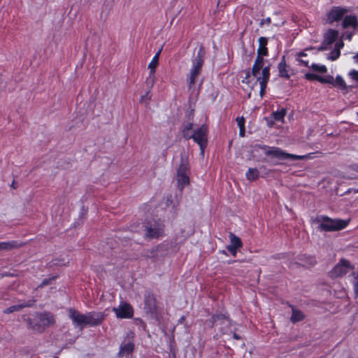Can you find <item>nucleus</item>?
<instances>
[{
  "label": "nucleus",
  "mask_w": 358,
  "mask_h": 358,
  "mask_svg": "<svg viewBox=\"0 0 358 358\" xmlns=\"http://www.w3.org/2000/svg\"><path fill=\"white\" fill-rule=\"evenodd\" d=\"M190 174L189 163L188 155L185 151L180 153V163L177 170V185L180 192L182 191L184 187L189 184Z\"/></svg>",
  "instance_id": "3"
},
{
  "label": "nucleus",
  "mask_w": 358,
  "mask_h": 358,
  "mask_svg": "<svg viewBox=\"0 0 358 358\" xmlns=\"http://www.w3.org/2000/svg\"><path fill=\"white\" fill-rule=\"evenodd\" d=\"M349 26H352V27L354 29H356L357 28V27H358V24H355V23H352V24H343V28H347Z\"/></svg>",
  "instance_id": "42"
},
{
  "label": "nucleus",
  "mask_w": 358,
  "mask_h": 358,
  "mask_svg": "<svg viewBox=\"0 0 358 358\" xmlns=\"http://www.w3.org/2000/svg\"><path fill=\"white\" fill-rule=\"evenodd\" d=\"M348 171H354L358 173V164H353L348 166Z\"/></svg>",
  "instance_id": "40"
},
{
  "label": "nucleus",
  "mask_w": 358,
  "mask_h": 358,
  "mask_svg": "<svg viewBox=\"0 0 358 358\" xmlns=\"http://www.w3.org/2000/svg\"><path fill=\"white\" fill-rule=\"evenodd\" d=\"M69 315L76 327H80V329H83L85 326V314H82L73 308H70L69 310Z\"/></svg>",
  "instance_id": "14"
},
{
  "label": "nucleus",
  "mask_w": 358,
  "mask_h": 358,
  "mask_svg": "<svg viewBox=\"0 0 358 358\" xmlns=\"http://www.w3.org/2000/svg\"><path fill=\"white\" fill-rule=\"evenodd\" d=\"M35 303H36L35 299H31L27 301H24L22 303L14 305L8 308H6L3 311V313L5 314H10V313H12L15 311H20L24 308L33 306Z\"/></svg>",
  "instance_id": "17"
},
{
  "label": "nucleus",
  "mask_w": 358,
  "mask_h": 358,
  "mask_svg": "<svg viewBox=\"0 0 358 358\" xmlns=\"http://www.w3.org/2000/svg\"><path fill=\"white\" fill-rule=\"evenodd\" d=\"M344 17L343 22H357V16L352 13L348 8L334 6L327 13L329 22H339Z\"/></svg>",
  "instance_id": "4"
},
{
  "label": "nucleus",
  "mask_w": 358,
  "mask_h": 358,
  "mask_svg": "<svg viewBox=\"0 0 358 358\" xmlns=\"http://www.w3.org/2000/svg\"><path fill=\"white\" fill-rule=\"evenodd\" d=\"M239 129H240V131H239L240 136L244 137L245 136V127H241V128H239Z\"/></svg>",
  "instance_id": "44"
},
{
  "label": "nucleus",
  "mask_w": 358,
  "mask_h": 358,
  "mask_svg": "<svg viewBox=\"0 0 358 358\" xmlns=\"http://www.w3.org/2000/svg\"><path fill=\"white\" fill-rule=\"evenodd\" d=\"M19 247L20 245L16 241L1 242L0 243V252L10 251Z\"/></svg>",
  "instance_id": "21"
},
{
  "label": "nucleus",
  "mask_w": 358,
  "mask_h": 358,
  "mask_svg": "<svg viewBox=\"0 0 358 358\" xmlns=\"http://www.w3.org/2000/svg\"><path fill=\"white\" fill-rule=\"evenodd\" d=\"M343 178H345V179H348V180H356V179H357V177L356 176H353V175L347 176H343Z\"/></svg>",
  "instance_id": "43"
},
{
  "label": "nucleus",
  "mask_w": 358,
  "mask_h": 358,
  "mask_svg": "<svg viewBox=\"0 0 358 358\" xmlns=\"http://www.w3.org/2000/svg\"><path fill=\"white\" fill-rule=\"evenodd\" d=\"M352 268V267L349 261L341 259L329 272V275L331 278L341 277L348 273Z\"/></svg>",
  "instance_id": "8"
},
{
  "label": "nucleus",
  "mask_w": 358,
  "mask_h": 358,
  "mask_svg": "<svg viewBox=\"0 0 358 358\" xmlns=\"http://www.w3.org/2000/svg\"><path fill=\"white\" fill-rule=\"evenodd\" d=\"M353 192L358 193V188L357 189H353Z\"/></svg>",
  "instance_id": "54"
},
{
  "label": "nucleus",
  "mask_w": 358,
  "mask_h": 358,
  "mask_svg": "<svg viewBox=\"0 0 358 358\" xmlns=\"http://www.w3.org/2000/svg\"><path fill=\"white\" fill-rule=\"evenodd\" d=\"M234 338L236 340H238L241 338V337L236 333H234V335H233Z\"/></svg>",
  "instance_id": "47"
},
{
  "label": "nucleus",
  "mask_w": 358,
  "mask_h": 358,
  "mask_svg": "<svg viewBox=\"0 0 358 358\" xmlns=\"http://www.w3.org/2000/svg\"><path fill=\"white\" fill-rule=\"evenodd\" d=\"M351 37H352V34H350L347 35V38H348L349 40L351 39Z\"/></svg>",
  "instance_id": "52"
},
{
  "label": "nucleus",
  "mask_w": 358,
  "mask_h": 358,
  "mask_svg": "<svg viewBox=\"0 0 358 358\" xmlns=\"http://www.w3.org/2000/svg\"><path fill=\"white\" fill-rule=\"evenodd\" d=\"M104 317L105 315L101 312H90L85 314V326H98L102 323Z\"/></svg>",
  "instance_id": "13"
},
{
  "label": "nucleus",
  "mask_w": 358,
  "mask_h": 358,
  "mask_svg": "<svg viewBox=\"0 0 358 358\" xmlns=\"http://www.w3.org/2000/svg\"><path fill=\"white\" fill-rule=\"evenodd\" d=\"M357 115H358V112H357Z\"/></svg>",
  "instance_id": "57"
},
{
  "label": "nucleus",
  "mask_w": 358,
  "mask_h": 358,
  "mask_svg": "<svg viewBox=\"0 0 358 358\" xmlns=\"http://www.w3.org/2000/svg\"><path fill=\"white\" fill-rule=\"evenodd\" d=\"M206 323L210 327L215 326L219 327L218 329L221 334H227L231 327V321L229 318L224 314H215L212 317L206 320Z\"/></svg>",
  "instance_id": "7"
},
{
  "label": "nucleus",
  "mask_w": 358,
  "mask_h": 358,
  "mask_svg": "<svg viewBox=\"0 0 358 358\" xmlns=\"http://www.w3.org/2000/svg\"><path fill=\"white\" fill-rule=\"evenodd\" d=\"M343 45V43L342 42L341 43H336L335 45V48L330 52L329 55L328 56V59L332 61L337 59L341 55L340 48H342Z\"/></svg>",
  "instance_id": "23"
},
{
  "label": "nucleus",
  "mask_w": 358,
  "mask_h": 358,
  "mask_svg": "<svg viewBox=\"0 0 358 358\" xmlns=\"http://www.w3.org/2000/svg\"><path fill=\"white\" fill-rule=\"evenodd\" d=\"M140 323L141 324L143 328L145 329L146 327V324H145V322H143L142 320H140Z\"/></svg>",
  "instance_id": "49"
},
{
  "label": "nucleus",
  "mask_w": 358,
  "mask_h": 358,
  "mask_svg": "<svg viewBox=\"0 0 358 358\" xmlns=\"http://www.w3.org/2000/svg\"><path fill=\"white\" fill-rule=\"evenodd\" d=\"M236 122L239 128L245 127V119L243 117H238L236 118Z\"/></svg>",
  "instance_id": "38"
},
{
  "label": "nucleus",
  "mask_w": 358,
  "mask_h": 358,
  "mask_svg": "<svg viewBox=\"0 0 358 358\" xmlns=\"http://www.w3.org/2000/svg\"><path fill=\"white\" fill-rule=\"evenodd\" d=\"M311 68L313 71L319 72V73H326L327 69V67L324 65H318V64H312Z\"/></svg>",
  "instance_id": "31"
},
{
  "label": "nucleus",
  "mask_w": 358,
  "mask_h": 358,
  "mask_svg": "<svg viewBox=\"0 0 358 358\" xmlns=\"http://www.w3.org/2000/svg\"><path fill=\"white\" fill-rule=\"evenodd\" d=\"M151 98H152V95H151L150 91H148L145 95L141 96L140 101L145 102L146 103H148V101H150L151 99Z\"/></svg>",
  "instance_id": "36"
},
{
  "label": "nucleus",
  "mask_w": 358,
  "mask_h": 358,
  "mask_svg": "<svg viewBox=\"0 0 358 358\" xmlns=\"http://www.w3.org/2000/svg\"><path fill=\"white\" fill-rule=\"evenodd\" d=\"M313 49H314V48L311 47V48H306L305 50H313Z\"/></svg>",
  "instance_id": "55"
},
{
  "label": "nucleus",
  "mask_w": 358,
  "mask_h": 358,
  "mask_svg": "<svg viewBox=\"0 0 358 358\" xmlns=\"http://www.w3.org/2000/svg\"><path fill=\"white\" fill-rule=\"evenodd\" d=\"M349 76L358 83V71L352 70L349 73Z\"/></svg>",
  "instance_id": "37"
},
{
  "label": "nucleus",
  "mask_w": 358,
  "mask_h": 358,
  "mask_svg": "<svg viewBox=\"0 0 358 358\" xmlns=\"http://www.w3.org/2000/svg\"><path fill=\"white\" fill-rule=\"evenodd\" d=\"M338 36V32L334 29H329L324 36L322 45L317 48L318 51L326 50L334 43Z\"/></svg>",
  "instance_id": "12"
},
{
  "label": "nucleus",
  "mask_w": 358,
  "mask_h": 358,
  "mask_svg": "<svg viewBox=\"0 0 358 358\" xmlns=\"http://www.w3.org/2000/svg\"><path fill=\"white\" fill-rule=\"evenodd\" d=\"M54 358H59L58 357H55Z\"/></svg>",
  "instance_id": "56"
},
{
  "label": "nucleus",
  "mask_w": 358,
  "mask_h": 358,
  "mask_svg": "<svg viewBox=\"0 0 358 358\" xmlns=\"http://www.w3.org/2000/svg\"><path fill=\"white\" fill-rule=\"evenodd\" d=\"M227 250H228L229 252H230L231 253V255H232L233 256H235V255H236V250H237L238 248H234V247H233L232 245H227Z\"/></svg>",
  "instance_id": "39"
},
{
  "label": "nucleus",
  "mask_w": 358,
  "mask_h": 358,
  "mask_svg": "<svg viewBox=\"0 0 358 358\" xmlns=\"http://www.w3.org/2000/svg\"><path fill=\"white\" fill-rule=\"evenodd\" d=\"M354 59H355V61L358 62V52L354 56Z\"/></svg>",
  "instance_id": "50"
},
{
  "label": "nucleus",
  "mask_w": 358,
  "mask_h": 358,
  "mask_svg": "<svg viewBox=\"0 0 358 358\" xmlns=\"http://www.w3.org/2000/svg\"><path fill=\"white\" fill-rule=\"evenodd\" d=\"M270 69L271 64H268L263 69V71H262V76L255 77L257 79V81L259 83V94L261 97H263L265 94L267 83L270 78Z\"/></svg>",
  "instance_id": "10"
},
{
  "label": "nucleus",
  "mask_w": 358,
  "mask_h": 358,
  "mask_svg": "<svg viewBox=\"0 0 358 358\" xmlns=\"http://www.w3.org/2000/svg\"><path fill=\"white\" fill-rule=\"evenodd\" d=\"M308 264L310 265H313L315 264V261L313 259L309 258L308 259Z\"/></svg>",
  "instance_id": "46"
},
{
  "label": "nucleus",
  "mask_w": 358,
  "mask_h": 358,
  "mask_svg": "<svg viewBox=\"0 0 358 358\" xmlns=\"http://www.w3.org/2000/svg\"><path fill=\"white\" fill-rule=\"evenodd\" d=\"M145 235L150 238H158L162 235L164 229L161 224L157 222L148 223L145 229Z\"/></svg>",
  "instance_id": "11"
},
{
  "label": "nucleus",
  "mask_w": 358,
  "mask_h": 358,
  "mask_svg": "<svg viewBox=\"0 0 358 358\" xmlns=\"http://www.w3.org/2000/svg\"><path fill=\"white\" fill-rule=\"evenodd\" d=\"M245 175L248 180L253 181L259 178V173L257 169L250 168Z\"/></svg>",
  "instance_id": "25"
},
{
  "label": "nucleus",
  "mask_w": 358,
  "mask_h": 358,
  "mask_svg": "<svg viewBox=\"0 0 358 358\" xmlns=\"http://www.w3.org/2000/svg\"><path fill=\"white\" fill-rule=\"evenodd\" d=\"M201 71H197L194 69H192L190 73V78H189V87H191L192 85H194L195 80L196 76L200 73Z\"/></svg>",
  "instance_id": "30"
},
{
  "label": "nucleus",
  "mask_w": 358,
  "mask_h": 358,
  "mask_svg": "<svg viewBox=\"0 0 358 358\" xmlns=\"http://www.w3.org/2000/svg\"><path fill=\"white\" fill-rule=\"evenodd\" d=\"M264 55H258L255 59V63L252 68V76L254 77L262 76V73H260V70L263 71L264 66V59L263 57Z\"/></svg>",
  "instance_id": "16"
},
{
  "label": "nucleus",
  "mask_w": 358,
  "mask_h": 358,
  "mask_svg": "<svg viewBox=\"0 0 358 358\" xmlns=\"http://www.w3.org/2000/svg\"><path fill=\"white\" fill-rule=\"evenodd\" d=\"M279 76L285 78H289V75L288 73V71L287 69V65L285 59V57H282V60L278 64V66Z\"/></svg>",
  "instance_id": "20"
},
{
  "label": "nucleus",
  "mask_w": 358,
  "mask_h": 358,
  "mask_svg": "<svg viewBox=\"0 0 358 358\" xmlns=\"http://www.w3.org/2000/svg\"><path fill=\"white\" fill-rule=\"evenodd\" d=\"M297 56L299 57V61L303 64L305 66H308V62L305 60V59H303L302 57H306V54L304 52H300L297 54Z\"/></svg>",
  "instance_id": "35"
},
{
  "label": "nucleus",
  "mask_w": 358,
  "mask_h": 358,
  "mask_svg": "<svg viewBox=\"0 0 358 358\" xmlns=\"http://www.w3.org/2000/svg\"><path fill=\"white\" fill-rule=\"evenodd\" d=\"M27 323L32 331L42 333L48 327L54 325L55 320L53 314L50 312L37 313L34 318H28Z\"/></svg>",
  "instance_id": "2"
},
{
  "label": "nucleus",
  "mask_w": 358,
  "mask_h": 358,
  "mask_svg": "<svg viewBox=\"0 0 358 358\" xmlns=\"http://www.w3.org/2000/svg\"><path fill=\"white\" fill-rule=\"evenodd\" d=\"M159 59L157 57H154L152 61L148 65V68L150 69V74L153 76L155 72V68L158 65Z\"/></svg>",
  "instance_id": "28"
},
{
  "label": "nucleus",
  "mask_w": 358,
  "mask_h": 358,
  "mask_svg": "<svg viewBox=\"0 0 358 358\" xmlns=\"http://www.w3.org/2000/svg\"><path fill=\"white\" fill-rule=\"evenodd\" d=\"M332 85L334 87H337L340 88L341 90H346L347 89L346 84L341 76H337L335 79L333 78Z\"/></svg>",
  "instance_id": "26"
},
{
  "label": "nucleus",
  "mask_w": 358,
  "mask_h": 358,
  "mask_svg": "<svg viewBox=\"0 0 358 358\" xmlns=\"http://www.w3.org/2000/svg\"><path fill=\"white\" fill-rule=\"evenodd\" d=\"M57 278V276L56 275H53L49 278H45L44 280H43V281L41 282V283L38 285V288H41V287H43L46 285H48L51 283V282L54 280H55Z\"/></svg>",
  "instance_id": "32"
},
{
  "label": "nucleus",
  "mask_w": 358,
  "mask_h": 358,
  "mask_svg": "<svg viewBox=\"0 0 358 358\" xmlns=\"http://www.w3.org/2000/svg\"><path fill=\"white\" fill-rule=\"evenodd\" d=\"M260 149L264 151L266 155L269 156L272 158H276L278 159H289L292 160H301L304 159L310 158V154L306 155H296L293 154H289L284 152L280 148L277 147H268L267 145H257Z\"/></svg>",
  "instance_id": "6"
},
{
  "label": "nucleus",
  "mask_w": 358,
  "mask_h": 358,
  "mask_svg": "<svg viewBox=\"0 0 358 358\" xmlns=\"http://www.w3.org/2000/svg\"><path fill=\"white\" fill-rule=\"evenodd\" d=\"M230 245L234 248H240L242 247L243 243L240 238L234 235L233 233L229 234Z\"/></svg>",
  "instance_id": "24"
},
{
  "label": "nucleus",
  "mask_w": 358,
  "mask_h": 358,
  "mask_svg": "<svg viewBox=\"0 0 358 358\" xmlns=\"http://www.w3.org/2000/svg\"><path fill=\"white\" fill-rule=\"evenodd\" d=\"M316 222L320 223L319 229L325 231H338L344 229L348 224V220L331 219L327 216L316 217Z\"/></svg>",
  "instance_id": "5"
},
{
  "label": "nucleus",
  "mask_w": 358,
  "mask_h": 358,
  "mask_svg": "<svg viewBox=\"0 0 358 358\" xmlns=\"http://www.w3.org/2000/svg\"><path fill=\"white\" fill-rule=\"evenodd\" d=\"M268 40L265 37H260L259 38V46L257 49V54L258 55H268V51L266 48Z\"/></svg>",
  "instance_id": "22"
},
{
  "label": "nucleus",
  "mask_w": 358,
  "mask_h": 358,
  "mask_svg": "<svg viewBox=\"0 0 358 358\" xmlns=\"http://www.w3.org/2000/svg\"><path fill=\"white\" fill-rule=\"evenodd\" d=\"M162 47L158 50V52L155 54V55L154 57H157L159 59V55L162 52Z\"/></svg>",
  "instance_id": "45"
},
{
  "label": "nucleus",
  "mask_w": 358,
  "mask_h": 358,
  "mask_svg": "<svg viewBox=\"0 0 358 358\" xmlns=\"http://www.w3.org/2000/svg\"><path fill=\"white\" fill-rule=\"evenodd\" d=\"M144 309L148 314H155L157 310L156 299L153 294L148 293L145 296Z\"/></svg>",
  "instance_id": "15"
},
{
  "label": "nucleus",
  "mask_w": 358,
  "mask_h": 358,
  "mask_svg": "<svg viewBox=\"0 0 358 358\" xmlns=\"http://www.w3.org/2000/svg\"><path fill=\"white\" fill-rule=\"evenodd\" d=\"M185 316H182V317H180V319L179 320V322H180V323H182V322L185 321Z\"/></svg>",
  "instance_id": "48"
},
{
  "label": "nucleus",
  "mask_w": 358,
  "mask_h": 358,
  "mask_svg": "<svg viewBox=\"0 0 358 358\" xmlns=\"http://www.w3.org/2000/svg\"><path fill=\"white\" fill-rule=\"evenodd\" d=\"M193 129V124L191 122L187 123L182 129V136L186 140L193 139L196 143L201 150V155H204V150L207 145L208 137V127L206 124H202L200 127L194 129V132L191 131Z\"/></svg>",
  "instance_id": "1"
},
{
  "label": "nucleus",
  "mask_w": 358,
  "mask_h": 358,
  "mask_svg": "<svg viewBox=\"0 0 358 358\" xmlns=\"http://www.w3.org/2000/svg\"><path fill=\"white\" fill-rule=\"evenodd\" d=\"M112 310L117 318H131L134 316V309L127 302H121L118 307H114Z\"/></svg>",
  "instance_id": "9"
},
{
  "label": "nucleus",
  "mask_w": 358,
  "mask_h": 358,
  "mask_svg": "<svg viewBox=\"0 0 358 358\" xmlns=\"http://www.w3.org/2000/svg\"><path fill=\"white\" fill-rule=\"evenodd\" d=\"M333 78L334 77L331 76H327L326 77L320 76L319 82L321 83H329L332 85Z\"/></svg>",
  "instance_id": "33"
},
{
  "label": "nucleus",
  "mask_w": 358,
  "mask_h": 358,
  "mask_svg": "<svg viewBox=\"0 0 358 358\" xmlns=\"http://www.w3.org/2000/svg\"><path fill=\"white\" fill-rule=\"evenodd\" d=\"M206 52L204 48L202 45H200L199 52L195 59L193 61V68L197 71H201V67L203 64V58L205 56Z\"/></svg>",
  "instance_id": "18"
},
{
  "label": "nucleus",
  "mask_w": 358,
  "mask_h": 358,
  "mask_svg": "<svg viewBox=\"0 0 358 358\" xmlns=\"http://www.w3.org/2000/svg\"><path fill=\"white\" fill-rule=\"evenodd\" d=\"M12 187H13V188H15V189L16 188V186H15V182H13V183H12Z\"/></svg>",
  "instance_id": "53"
},
{
  "label": "nucleus",
  "mask_w": 358,
  "mask_h": 358,
  "mask_svg": "<svg viewBox=\"0 0 358 358\" xmlns=\"http://www.w3.org/2000/svg\"><path fill=\"white\" fill-rule=\"evenodd\" d=\"M251 75H252V70H250V69L246 70L245 80H246L247 83H250L249 78H250Z\"/></svg>",
  "instance_id": "41"
},
{
  "label": "nucleus",
  "mask_w": 358,
  "mask_h": 358,
  "mask_svg": "<svg viewBox=\"0 0 358 358\" xmlns=\"http://www.w3.org/2000/svg\"><path fill=\"white\" fill-rule=\"evenodd\" d=\"M304 318V315L301 310L292 309L291 321L294 323L301 321Z\"/></svg>",
  "instance_id": "27"
},
{
  "label": "nucleus",
  "mask_w": 358,
  "mask_h": 358,
  "mask_svg": "<svg viewBox=\"0 0 358 358\" xmlns=\"http://www.w3.org/2000/svg\"><path fill=\"white\" fill-rule=\"evenodd\" d=\"M353 189H349L348 191H346L345 194H349V193H350L351 192H353Z\"/></svg>",
  "instance_id": "51"
},
{
  "label": "nucleus",
  "mask_w": 358,
  "mask_h": 358,
  "mask_svg": "<svg viewBox=\"0 0 358 358\" xmlns=\"http://www.w3.org/2000/svg\"><path fill=\"white\" fill-rule=\"evenodd\" d=\"M320 76L315 73H307L305 74V78L308 80H317L319 81Z\"/></svg>",
  "instance_id": "34"
},
{
  "label": "nucleus",
  "mask_w": 358,
  "mask_h": 358,
  "mask_svg": "<svg viewBox=\"0 0 358 358\" xmlns=\"http://www.w3.org/2000/svg\"><path fill=\"white\" fill-rule=\"evenodd\" d=\"M134 350V343L133 342H128L127 343H122L120 346L118 356L123 357L126 355H129L133 352Z\"/></svg>",
  "instance_id": "19"
},
{
  "label": "nucleus",
  "mask_w": 358,
  "mask_h": 358,
  "mask_svg": "<svg viewBox=\"0 0 358 358\" xmlns=\"http://www.w3.org/2000/svg\"><path fill=\"white\" fill-rule=\"evenodd\" d=\"M286 115V110L282 108L279 111L273 112L272 115L275 120L280 121L283 119L285 115Z\"/></svg>",
  "instance_id": "29"
}]
</instances>
